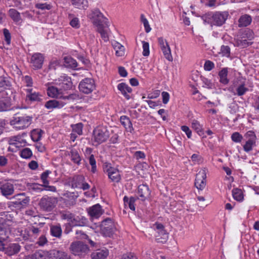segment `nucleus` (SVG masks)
<instances>
[{
    "mask_svg": "<svg viewBox=\"0 0 259 259\" xmlns=\"http://www.w3.org/2000/svg\"><path fill=\"white\" fill-rule=\"evenodd\" d=\"M51 173V171L49 170H47L45 172H44L41 175V180L43 183L42 185L49 184V182L48 180V178L49 176V174Z\"/></svg>",
    "mask_w": 259,
    "mask_h": 259,
    "instance_id": "603ef678",
    "label": "nucleus"
},
{
    "mask_svg": "<svg viewBox=\"0 0 259 259\" xmlns=\"http://www.w3.org/2000/svg\"><path fill=\"white\" fill-rule=\"evenodd\" d=\"M108 252L106 250H99L92 254L93 259H102L107 256Z\"/></svg>",
    "mask_w": 259,
    "mask_h": 259,
    "instance_id": "4c0bfd02",
    "label": "nucleus"
},
{
    "mask_svg": "<svg viewBox=\"0 0 259 259\" xmlns=\"http://www.w3.org/2000/svg\"><path fill=\"white\" fill-rule=\"evenodd\" d=\"M11 202L15 205L24 206L27 204L29 201L28 197H26L24 193L18 194L11 198Z\"/></svg>",
    "mask_w": 259,
    "mask_h": 259,
    "instance_id": "4468645a",
    "label": "nucleus"
},
{
    "mask_svg": "<svg viewBox=\"0 0 259 259\" xmlns=\"http://www.w3.org/2000/svg\"><path fill=\"white\" fill-rule=\"evenodd\" d=\"M71 253L79 257L84 256L89 251L88 246L80 241L72 242L70 246Z\"/></svg>",
    "mask_w": 259,
    "mask_h": 259,
    "instance_id": "423d86ee",
    "label": "nucleus"
},
{
    "mask_svg": "<svg viewBox=\"0 0 259 259\" xmlns=\"http://www.w3.org/2000/svg\"><path fill=\"white\" fill-rule=\"evenodd\" d=\"M117 89L120 91L121 94L125 97L127 100L130 99V96L128 93H131L132 89L127 84L125 83H120L118 84Z\"/></svg>",
    "mask_w": 259,
    "mask_h": 259,
    "instance_id": "4be33fe9",
    "label": "nucleus"
},
{
    "mask_svg": "<svg viewBox=\"0 0 259 259\" xmlns=\"http://www.w3.org/2000/svg\"><path fill=\"white\" fill-rule=\"evenodd\" d=\"M232 195L234 199L238 201H242L243 200V194L242 190L238 188L233 189Z\"/></svg>",
    "mask_w": 259,
    "mask_h": 259,
    "instance_id": "f704fd0d",
    "label": "nucleus"
},
{
    "mask_svg": "<svg viewBox=\"0 0 259 259\" xmlns=\"http://www.w3.org/2000/svg\"><path fill=\"white\" fill-rule=\"evenodd\" d=\"M109 178L113 182H118L120 180V175L117 168L109 166L107 169Z\"/></svg>",
    "mask_w": 259,
    "mask_h": 259,
    "instance_id": "6ab92c4d",
    "label": "nucleus"
},
{
    "mask_svg": "<svg viewBox=\"0 0 259 259\" xmlns=\"http://www.w3.org/2000/svg\"><path fill=\"white\" fill-rule=\"evenodd\" d=\"M50 231L51 235L57 238H60L62 235V229L60 225L51 226Z\"/></svg>",
    "mask_w": 259,
    "mask_h": 259,
    "instance_id": "2f4dec72",
    "label": "nucleus"
},
{
    "mask_svg": "<svg viewBox=\"0 0 259 259\" xmlns=\"http://www.w3.org/2000/svg\"><path fill=\"white\" fill-rule=\"evenodd\" d=\"M103 212L101 206L99 204H95L90 207L88 210V213L92 218H98L100 217Z\"/></svg>",
    "mask_w": 259,
    "mask_h": 259,
    "instance_id": "aec40b11",
    "label": "nucleus"
},
{
    "mask_svg": "<svg viewBox=\"0 0 259 259\" xmlns=\"http://www.w3.org/2000/svg\"><path fill=\"white\" fill-rule=\"evenodd\" d=\"M9 160L7 156L0 155V166L5 167L8 164Z\"/></svg>",
    "mask_w": 259,
    "mask_h": 259,
    "instance_id": "680f3d73",
    "label": "nucleus"
},
{
    "mask_svg": "<svg viewBox=\"0 0 259 259\" xmlns=\"http://www.w3.org/2000/svg\"><path fill=\"white\" fill-rule=\"evenodd\" d=\"M59 102L55 100H51L47 101L45 106L48 109H53L55 108L59 107Z\"/></svg>",
    "mask_w": 259,
    "mask_h": 259,
    "instance_id": "37998d69",
    "label": "nucleus"
},
{
    "mask_svg": "<svg viewBox=\"0 0 259 259\" xmlns=\"http://www.w3.org/2000/svg\"><path fill=\"white\" fill-rule=\"evenodd\" d=\"M70 156L71 160L77 165L80 164L81 157L78 152L75 149H72L70 151Z\"/></svg>",
    "mask_w": 259,
    "mask_h": 259,
    "instance_id": "e433bc0d",
    "label": "nucleus"
},
{
    "mask_svg": "<svg viewBox=\"0 0 259 259\" xmlns=\"http://www.w3.org/2000/svg\"><path fill=\"white\" fill-rule=\"evenodd\" d=\"M59 81L64 90H67L71 87V78L65 75L61 76L59 78Z\"/></svg>",
    "mask_w": 259,
    "mask_h": 259,
    "instance_id": "b1692460",
    "label": "nucleus"
},
{
    "mask_svg": "<svg viewBox=\"0 0 259 259\" xmlns=\"http://www.w3.org/2000/svg\"><path fill=\"white\" fill-rule=\"evenodd\" d=\"M88 18L95 26H99L104 25H108V19L104 16L98 8H95L91 11L88 15Z\"/></svg>",
    "mask_w": 259,
    "mask_h": 259,
    "instance_id": "7ed1b4c3",
    "label": "nucleus"
},
{
    "mask_svg": "<svg viewBox=\"0 0 259 259\" xmlns=\"http://www.w3.org/2000/svg\"><path fill=\"white\" fill-rule=\"evenodd\" d=\"M142 43L143 45L142 48L143 50L142 54L144 56H148L150 54L149 44L148 42H146L145 41H142Z\"/></svg>",
    "mask_w": 259,
    "mask_h": 259,
    "instance_id": "de8ad7c7",
    "label": "nucleus"
},
{
    "mask_svg": "<svg viewBox=\"0 0 259 259\" xmlns=\"http://www.w3.org/2000/svg\"><path fill=\"white\" fill-rule=\"evenodd\" d=\"M181 130L186 133L188 138H191L192 133L191 131L188 126L186 125H183L181 126Z\"/></svg>",
    "mask_w": 259,
    "mask_h": 259,
    "instance_id": "338daca9",
    "label": "nucleus"
},
{
    "mask_svg": "<svg viewBox=\"0 0 259 259\" xmlns=\"http://www.w3.org/2000/svg\"><path fill=\"white\" fill-rule=\"evenodd\" d=\"M236 45L241 48H245L251 44V42L247 41L246 39H237L235 40Z\"/></svg>",
    "mask_w": 259,
    "mask_h": 259,
    "instance_id": "49530a36",
    "label": "nucleus"
},
{
    "mask_svg": "<svg viewBox=\"0 0 259 259\" xmlns=\"http://www.w3.org/2000/svg\"><path fill=\"white\" fill-rule=\"evenodd\" d=\"M4 35L5 36V39L8 45H9L11 42V34L8 29L5 28L3 30Z\"/></svg>",
    "mask_w": 259,
    "mask_h": 259,
    "instance_id": "13d9d810",
    "label": "nucleus"
},
{
    "mask_svg": "<svg viewBox=\"0 0 259 259\" xmlns=\"http://www.w3.org/2000/svg\"><path fill=\"white\" fill-rule=\"evenodd\" d=\"M80 92L88 94L92 93L96 88L94 80L91 78H85L82 79L79 84Z\"/></svg>",
    "mask_w": 259,
    "mask_h": 259,
    "instance_id": "6e6552de",
    "label": "nucleus"
},
{
    "mask_svg": "<svg viewBox=\"0 0 259 259\" xmlns=\"http://www.w3.org/2000/svg\"><path fill=\"white\" fill-rule=\"evenodd\" d=\"M83 125L81 123H78L72 125V132L77 134L78 135H81L82 133Z\"/></svg>",
    "mask_w": 259,
    "mask_h": 259,
    "instance_id": "c03bdc74",
    "label": "nucleus"
},
{
    "mask_svg": "<svg viewBox=\"0 0 259 259\" xmlns=\"http://www.w3.org/2000/svg\"><path fill=\"white\" fill-rule=\"evenodd\" d=\"M8 13L10 17L15 22H19L21 21L20 14L16 9H10Z\"/></svg>",
    "mask_w": 259,
    "mask_h": 259,
    "instance_id": "473e14b6",
    "label": "nucleus"
},
{
    "mask_svg": "<svg viewBox=\"0 0 259 259\" xmlns=\"http://www.w3.org/2000/svg\"><path fill=\"white\" fill-rule=\"evenodd\" d=\"M47 94L49 96L52 98H61L62 90L54 86H50L47 89Z\"/></svg>",
    "mask_w": 259,
    "mask_h": 259,
    "instance_id": "393cba45",
    "label": "nucleus"
},
{
    "mask_svg": "<svg viewBox=\"0 0 259 259\" xmlns=\"http://www.w3.org/2000/svg\"><path fill=\"white\" fill-rule=\"evenodd\" d=\"M138 194L139 198L142 201L148 198L150 195V191L148 186L146 185H140L138 187Z\"/></svg>",
    "mask_w": 259,
    "mask_h": 259,
    "instance_id": "a211bd4d",
    "label": "nucleus"
},
{
    "mask_svg": "<svg viewBox=\"0 0 259 259\" xmlns=\"http://www.w3.org/2000/svg\"><path fill=\"white\" fill-rule=\"evenodd\" d=\"M115 229L114 223L111 219L107 218L101 222V230L104 236H110Z\"/></svg>",
    "mask_w": 259,
    "mask_h": 259,
    "instance_id": "9d476101",
    "label": "nucleus"
},
{
    "mask_svg": "<svg viewBox=\"0 0 259 259\" xmlns=\"http://www.w3.org/2000/svg\"><path fill=\"white\" fill-rule=\"evenodd\" d=\"M244 137L246 142L243 146V149L245 152H248L256 146V137L253 132L249 131L245 134Z\"/></svg>",
    "mask_w": 259,
    "mask_h": 259,
    "instance_id": "1a4fd4ad",
    "label": "nucleus"
},
{
    "mask_svg": "<svg viewBox=\"0 0 259 259\" xmlns=\"http://www.w3.org/2000/svg\"><path fill=\"white\" fill-rule=\"evenodd\" d=\"M29 231L31 233V236L36 237L39 234L40 230L39 228L32 226L29 228Z\"/></svg>",
    "mask_w": 259,
    "mask_h": 259,
    "instance_id": "bf43d9fd",
    "label": "nucleus"
},
{
    "mask_svg": "<svg viewBox=\"0 0 259 259\" xmlns=\"http://www.w3.org/2000/svg\"><path fill=\"white\" fill-rule=\"evenodd\" d=\"M0 189L2 194L7 197L13 194L14 191V186L9 182H5L0 185Z\"/></svg>",
    "mask_w": 259,
    "mask_h": 259,
    "instance_id": "f3484780",
    "label": "nucleus"
},
{
    "mask_svg": "<svg viewBox=\"0 0 259 259\" xmlns=\"http://www.w3.org/2000/svg\"><path fill=\"white\" fill-rule=\"evenodd\" d=\"M26 99L31 101H41L42 96L39 93L33 91L32 89H28L26 90Z\"/></svg>",
    "mask_w": 259,
    "mask_h": 259,
    "instance_id": "5701e85b",
    "label": "nucleus"
},
{
    "mask_svg": "<svg viewBox=\"0 0 259 259\" xmlns=\"http://www.w3.org/2000/svg\"><path fill=\"white\" fill-rule=\"evenodd\" d=\"M214 67V65L213 62L210 61H206L204 65V68L206 71H210Z\"/></svg>",
    "mask_w": 259,
    "mask_h": 259,
    "instance_id": "052dcab7",
    "label": "nucleus"
},
{
    "mask_svg": "<svg viewBox=\"0 0 259 259\" xmlns=\"http://www.w3.org/2000/svg\"><path fill=\"white\" fill-rule=\"evenodd\" d=\"M27 187L28 189L31 192L40 193L44 190L43 185L37 183H28Z\"/></svg>",
    "mask_w": 259,
    "mask_h": 259,
    "instance_id": "7c9ffc66",
    "label": "nucleus"
},
{
    "mask_svg": "<svg viewBox=\"0 0 259 259\" xmlns=\"http://www.w3.org/2000/svg\"><path fill=\"white\" fill-rule=\"evenodd\" d=\"M228 72V68H224L219 73L220 81L224 84H227L229 82V80L227 77Z\"/></svg>",
    "mask_w": 259,
    "mask_h": 259,
    "instance_id": "c85d7f7f",
    "label": "nucleus"
},
{
    "mask_svg": "<svg viewBox=\"0 0 259 259\" xmlns=\"http://www.w3.org/2000/svg\"><path fill=\"white\" fill-rule=\"evenodd\" d=\"M247 90L248 89L244 87V84H241L237 88V94L238 96H242L244 95Z\"/></svg>",
    "mask_w": 259,
    "mask_h": 259,
    "instance_id": "4d7b16f0",
    "label": "nucleus"
},
{
    "mask_svg": "<svg viewBox=\"0 0 259 259\" xmlns=\"http://www.w3.org/2000/svg\"><path fill=\"white\" fill-rule=\"evenodd\" d=\"M44 60V58L42 54L37 53L32 56L30 62L35 69H40L42 67Z\"/></svg>",
    "mask_w": 259,
    "mask_h": 259,
    "instance_id": "2eb2a0df",
    "label": "nucleus"
},
{
    "mask_svg": "<svg viewBox=\"0 0 259 259\" xmlns=\"http://www.w3.org/2000/svg\"><path fill=\"white\" fill-rule=\"evenodd\" d=\"M36 7L39 9L41 10H50L51 9V6L49 4H47L46 3L41 4L38 3L36 5Z\"/></svg>",
    "mask_w": 259,
    "mask_h": 259,
    "instance_id": "69168bd1",
    "label": "nucleus"
},
{
    "mask_svg": "<svg viewBox=\"0 0 259 259\" xmlns=\"http://www.w3.org/2000/svg\"><path fill=\"white\" fill-rule=\"evenodd\" d=\"M192 127L198 133L201 132V126L199 122L196 120H193L192 121Z\"/></svg>",
    "mask_w": 259,
    "mask_h": 259,
    "instance_id": "5fc2aeb1",
    "label": "nucleus"
},
{
    "mask_svg": "<svg viewBox=\"0 0 259 259\" xmlns=\"http://www.w3.org/2000/svg\"><path fill=\"white\" fill-rule=\"evenodd\" d=\"M120 259H138V258L134 253L126 252L125 253L123 254L121 256Z\"/></svg>",
    "mask_w": 259,
    "mask_h": 259,
    "instance_id": "6e6d98bb",
    "label": "nucleus"
},
{
    "mask_svg": "<svg viewBox=\"0 0 259 259\" xmlns=\"http://www.w3.org/2000/svg\"><path fill=\"white\" fill-rule=\"evenodd\" d=\"M24 82L26 83V86L31 87L33 84L32 79L29 76H25L23 78Z\"/></svg>",
    "mask_w": 259,
    "mask_h": 259,
    "instance_id": "774afa93",
    "label": "nucleus"
},
{
    "mask_svg": "<svg viewBox=\"0 0 259 259\" xmlns=\"http://www.w3.org/2000/svg\"><path fill=\"white\" fill-rule=\"evenodd\" d=\"M141 22L143 23L145 31L147 33L151 31V28L150 27V25L149 24V22L147 20V19L145 17L144 15L143 14H142L141 15Z\"/></svg>",
    "mask_w": 259,
    "mask_h": 259,
    "instance_id": "09e8293b",
    "label": "nucleus"
},
{
    "mask_svg": "<svg viewBox=\"0 0 259 259\" xmlns=\"http://www.w3.org/2000/svg\"><path fill=\"white\" fill-rule=\"evenodd\" d=\"M233 141L236 143H240L243 139V137L238 132L234 133L231 136Z\"/></svg>",
    "mask_w": 259,
    "mask_h": 259,
    "instance_id": "3c124183",
    "label": "nucleus"
},
{
    "mask_svg": "<svg viewBox=\"0 0 259 259\" xmlns=\"http://www.w3.org/2000/svg\"><path fill=\"white\" fill-rule=\"evenodd\" d=\"M72 4L78 9H85L88 7V2L87 0H70Z\"/></svg>",
    "mask_w": 259,
    "mask_h": 259,
    "instance_id": "72a5a7b5",
    "label": "nucleus"
},
{
    "mask_svg": "<svg viewBox=\"0 0 259 259\" xmlns=\"http://www.w3.org/2000/svg\"><path fill=\"white\" fill-rule=\"evenodd\" d=\"M158 42L159 46L165 59L169 61H172L173 58L171 55V50L166 40L161 37L158 38Z\"/></svg>",
    "mask_w": 259,
    "mask_h": 259,
    "instance_id": "9b49d317",
    "label": "nucleus"
},
{
    "mask_svg": "<svg viewBox=\"0 0 259 259\" xmlns=\"http://www.w3.org/2000/svg\"><path fill=\"white\" fill-rule=\"evenodd\" d=\"M21 249L20 245L18 243H11L5 249V253L9 255L12 256L13 255L18 253Z\"/></svg>",
    "mask_w": 259,
    "mask_h": 259,
    "instance_id": "412c9836",
    "label": "nucleus"
},
{
    "mask_svg": "<svg viewBox=\"0 0 259 259\" xmlns=\"http://www.w3.org/2000/svg\"><path fill=\"white\" fill-rule=\"evenodd\" d=\"M108 26H105L104 25H101L97 26L98 31L100 33L101 37L107 41L108 40Z\"/></svg>",
    "mask_w": 259,
    "mask_h": 259,
    "instance_id": "c756f323",
    "label": "nucleus"
},
{
    "mask_svg": "<svg viewBox=\"0 0 259 259\" xmlns=\"http://www.w3.org/2000/svg\"><path fill=\"white\" fill-rule=\"evenodd\" d=\"M61 217L62 219L69 221L70 225L73 227L84 226L88 223V220L85 217L81 215L76 216L69 211L62 213Z\"/></svg>",
    "mask_w": 259,
    "mask_h": 259,
    "instance_id": "f03ea898",
    "label": "nucleus"
},
{
    "mask_svg": "<svg viewBox=\"0 0 259 259\" xmlns=\"http://www.w3.org/2000/svg\"><path fill=\"white\" fill-rule=\"evenodd\" d=\"M89 163L92 166L91 171L95 173L96 171V161L94 158V156L92 154L89 157Z\"/></svg>",
    "mask_w": 259,
    "mask_h": 259,
    "instance_id": "8fccbe9b",
    "label": "nucleus"
},
{
    "mask_svg": "<svg viewBox=\"0 0 259 259\" xmlns=\"http://www.w3.org/2000/svg\"><path fill=\"white\" fill-rule=\"evenodd\" d=\"M58 202L57 197L44 196L40 199L38 205L42 210L50 212L56 207Z\"/></svg>",
    "mask_w": 259,
    "mask_h": 259,
    "instance_id": "39448f33",
    "label": "nucleus"
},
{
    "mask_svg": "<svg viewBox=\"0 0 259 259\" xmlns=\"http://www.w3.org/2000/svg\"><path fill=\"white\" fill-rule=\"evenodd\" d=\"M42 131L40 129H34L31 132V139L34 142L38 141L41 137Z\"/></svg>",
    "mask_w": 259,
    "mask_h": 259,
    "instance_id": "ea45409f",
    "label": "nucleus"
},
{
    "mask_svg": "<svg viewBox=\"0 0 259 259\" xmlns=\"http://www.w3.org/2000/svg\"><path fill=\"white\" fill-rule=\"evenodd\" d=\"M251 17L249 15H243L238 20V26L239 27H246L251 23Z\"/></svg>",
    "mask_w": 259,
    "mask_h": 259,
    "instance_id": "a878e982",
    "label": "nucleus"
},
{
    "mask_svg": "<svg viewBox=\"0 0 259 259\" xmlns=\"http://www.w3.org/2000/svg\"><path fill=\"white\" fill-rule=\"evenodd\" d=\"M221 54L223 56L229 57L230 54V49L227 46H222L221 49Z\"/></svg>",
    "mask_w": 259,
    "mask_h": 259,
    "instance_id": "864d4df0",
    "label": "nucleus"
},
{
    "mask_svg": "<svg viewBox=\"0 0 259 259\" xmlns=\"http://www.w3.org/2000/svg\"><path fill=\"white\" fill-rule=\"evenodd\" d=\"M154 226L157 233L155 236L156 241L158 243H165L168 239V234L164 229L163 225L160 223H155Z\"/></svg>",
    "mask_w": 259,
    "mask_h": 259,
    "instance_id": "f8f14e48",
    "label": "nucleus"
},
{
    "mask_svg": "<svg viewBox=\"0 0 259 259\" xmlns=\"http://www.w3.org/2000/svg\"><path fill=\"white\" fill-rule=\"evenodd\" d=\"M48 242V240L46 237L45 235H41L38 238V241H37V244L39 246H44L45 244H47Z\"/></svg>",
    "mask_w": 259,
    "mask_h": 259,
    "instance_id": "e2e57ef3",
    "label": "nucleus"
},
{
    "mask_svg": "<svg viewBox=\"0 0 259 259\" xmlns=\"http://www.w3.org/2000/svg\"><path fill=\"white\" fill-rule=\"evenodd\" d=\"M70 24L72 27L75 28H78L80 26L79 20L77 18H73L70 21Z\"/></svg>",
    "mask_w": 259,
    "mask_h": 259,
    "instance_id": "0e129e2a",
    "label": "nucleus"
},
{
    "mask_svg": "<svg viewBox=\"0 0 259 259\" xmlns=\"http://www.w3.org/2000/svg\"><path fill=\"white\" fill-rule=\"evenodd\" d=\"M32 117L20 113L15 114L10 121V124L17 130H24L31 123Z\"/></svg>",
    "mask_w": 259,
    "mask_h": 259,
    "instance_id": "f257e3e1",
    "label": "nucleus"
},
{
    "mask_svg": "<svg viewBox=\"0 0 259 259\" xmlns=\"http://www.w3.org/2000/svg\"><path fill=\"white\" fill-rule=\"evenodd\" d=\"M136 199L134 197H131L128 198L127 196H124L123 198V201L125 206H128L129 208L132 210H135V202Z\"/></svg>",
    "mask_w": 259,
    "mask_h": 259,
    "instance_id": "c9c22d12",
    "label": "nucleus"
},
{
    "mask_svg": "<svg viewBox=\"0 0 259 259\" xmlns=\"http://www.w3.org/2000/svg\"><path fill=\"white\" fill-rule=\"evenodd\" d=\"M10 144L11 145H15L16 146H18L19 144L24 143V144L26 143V142L22 140L20 136H14L10 138Z\"/></svg>",
    "mask_w": 259,
    "mask_h": 259,
    "instance_id": "a19ab883",
    "label": "nucleus"
},
{
    "mask_svg": "<svg viewBox=\"0 0 259 259\" xmlns=\"http://www.w3.org/2000/svg\"><path fill=\"white\" fill-rule=\"evenodd\" d=\"M229 14L227 12H216L208 14L207 19L211 24L221 26L225 22Z\"/></svg>",
    "mask_w": 259,
    "mask_h": 259,
    "instance_id": "20e7f679",
    "label": "nucleus"
},
{
    "mask_svg": "<svg viewBox=\"0 0 259 259\" xmlns=\"http://www.w3.org/2000/svg\"><path fill=\"white\" fill-rule=\"evenodd\" d=\"M32 155V151L29 148H24L21 151V156L23 158H29L31 157Z\"/></svg>",
    "mask_w": 259,
    "mask_h": 259,
    "instance_id": "a18cd8bd",
    "label": "nucleus"
},
{
    "mask_svg": "<svg viewBox=\"0 0 259 259\" xmlns=\"http://www.w3.org/2000/svg\"><path fill=\"white\" fill-rule=\"evenodd\" d=\"M109 136V132L105 127H98L94 131L93 139L97 145L105 142Z\"/></svg>",
    "mask_w": 259,
    "mask_h": 259,
    "instance_id": "0eeeda50",
    "label": "nucleus"
},
{
    "mask_svg": "<svg viewBox=\"0 0 259 259\" xmlns=\"http://www.w3.org/2000/svg\"><path fill=\"white\" fill-rule=\"evenodd\" d=\"M54 259H69V256L64 251L54 249Z\"/></svg>",
    "mask_w": 259,
    "mask_h": 259,
    "instance_id": "58836bf2",
    "label": "nucleus"
},
{
    "mask_svg": "<svg viewBox=\"0 0 259 259\" xmlns=\"http://www.w3.org/2000/svg\"><path fill=\"white\" fill-rule=\"evenodd\" d=\"M63 196L64 197L62 199L66 206L70 207L75 204L77 196L74 193L67 192Z\"/></svg>",
    "mask_w": 259,
    "mask_h": 259,
    "instance_id": "dca6fc26",
    "label": "nucleus"
},
{
    "mask_svg": "<svg viewBox=\"0 0 259 259\" xmlns=\"http://www.w3.org/2000/svg\"><path fill=\"white\" fill-rule=\"evenodd\" d=\"M112 46L115 51L116 55L118 57L123 56L124 55V47L117 41L112 42Z\"/></svg>",
    "mask_w": 259,
    "mask_h": 259,
    "instance_id": "bb28decb",
    "label": "nucleus"
},
{
    "mask_svg": "<svg viewBox=\"0 0 259 259\" xmlns=\"http://www.w3.org/2000/svg\"><path fill=\"white\" fill-rule=\"evenodd\" d=\"M120 122L124 126L127 131L132 132L133 131V127L130 119L126 116H121L120 117Z\"/></svg>",
    "mask_w": 259,
    "mask_h": 259,
    "instance_id": "cd10ccee",
    "label": "nucleus"
},
{
    "mask_svg": "<svg viewBox=\"0 0 259 259\" xmlns=\"http://www.w3.org/2000/svg\"><path fill=\"white\" fill-rule=\"evenodd\" d=\"M207 169L203 168L200 169L196 174L195 186L199 190H203L206 185Z\"/></svg>",
    "mask_w": 259,
    "mask_h": 259,
    "instance_id": "ddd939ff",
    "label": "nucleus"
},
{
    "mask_svg": "<svg viewBox=\"0 0 259 259\" xmlns=\"http://www.w3.org/2000/svg\"><path fill=\"white\" fill-rule=\"evenodd\" d=\"M66 65L72 68L77 66V63L76 60L70 57H66L64 58Z\"/></svg>",
    "mask_w": 259,
    "mask_h": 259,
    "instance_id": "79ce46f5",
    "label": "nucleus"
}]
</instances>
